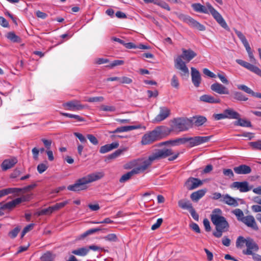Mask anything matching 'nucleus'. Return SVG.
Here are the masks:
<instances>
[{
	"label": "nucleus",
	"mask_w": 261,
	"mask_h": 261,
	"mask_svg": "<svg viewBox=\"0 0 261 261\" xmlns=\"http://www.w3.org/2000/svg\"><path fill=\"white\" fill-rule=\"evenodd\" d=\"M182 54L178 56L174 60L175 67L180 70V75L183 79H187L189 76V70L186 62L188 63L194 58L197 54L191 49L182 48Z\"/></svg>",
	"instance_id": "f257e3e1"
},
{
	"label": "nucleus",
	"mask_w": 261,
	"mask_h": 261,
	"mask_svg": "<svg viewBox=\"0 0 261 261\" xmlns=\"http://www.w3.org/2000/svg\"><path fill=\"white\" fill-rule=\"evenodd\" d=\"M222 211L220 208L214 209L211 215V220L216 227V231L213 234L216 238L222 237L223 232L228 230L229 225L226 218L221 216Z\"/></svg>",
	"instance_id": "f03ea898"
},
{
	"label": "nucleus",
	"mask_w": 261,
	"mask_h": 261,
	"mask_svg": "<svg viewBox=\"0 0 261 261\" xmlns=\"http://www.w3.org/2000/svg\"><path fill=\"white\" fill-rule=\"evenodd\" d=\"M104 176L102 172H94L77 179L73 185L67 187L68 190L79 192L87 189V184L98 180Z\"/></svg>",
	"instance_id": "7ed1b4c3"
},
{
	"label": "nucleus",
	"mask_w": 261,
	"mask_h": 261,
	"mask_svg": "<svg viewBox=\"0 0 261 261\" xmlns=\"http://www.w3.org/2000/svg\"><path fill=\"white\" fill-rule=\"evenodd\" d=\"M172 154V150L170 148L159 149L150 155L147 160L143 161L139 167L134 169L136 171H137V174H138L144 171L151 164L153 161L165 158Z\"/></svg>",
	"instance_id": "20e7f679"
},
{
	"label": "nucleus",
	"mask_w": 261,
	"mask_h": 261,
	"mask_svg": "<svg viewBox=\"0 0 261 261\" xmlns=\"http://www.w3.org/2000/svg\"><path fill=\"white\" fill-rule=\"evenodd\" d=\"M164 126H158L152 131L146 133L142 138L141 143L148 145L161 140L164 137Z\"/></svg>",
	"instance_id": "39448f33"
},
{
	"label": "nucleus",
	"mask_w": 261,
	"mask_h": 261,
	"mask_svg": "<svg viewBox=\"0 0 261 261\" xmlns=\"http://www.w3.org/2000/svg\"><path fill=\"white\" fill-rule=\"evenodd\" d=\"M173 122L175 127L180 132L187 130L192 126V121L187 118H175Z\"/></svg>",
	"instance_id": "423d86ee"
},
{
	"label": "nucleus",
	"mask_w": 261,
	"mask_h": 261,
	"mask_svg": "<svg viewBox=\"0 0 261 261\" xmlns=\"http://www.w3.org/2000/svg\"><path fill=\"white\" fill-rule=\"evenodd\" d=\"M37 186L36 184H33L22 188H8L4 189L6 196L10 194H14L16 196H18L20 193H25L30 191Z\"/></svg>",
	"instance_id": "0eeeda50"
},
{
	"label": "nucleus",
	"mask_w": 261,
	"mask_h": 261,
	"mask_svg": "<svg viewBox=\"0 0 261 261\" xmlns=\"http://www.w3.org/2000/svg\"><path fill=\"white\" fill-rule=\"evenodd\" d=\"M179 18L192 28H196L201 31L205 30V27L203 25L188 15L181 14L179 16Z\"/></svg>",
	"instance_id": "6e6552de"
},
{
	"label": "nucleus",
	"mask_w": 261,
	"mask_h": 261,
	"mask_svg": "<svg viewBox=\"0 0 261 261\" xmlns=\"http://www.w3.org/2000/svg\"><path fill=\"white\" fill-rule=\"evenodd\" d=\"M210 13L216 21L224 29L228 31L229 28L222 15L211 5H207Z\"/></svg>",
	"instance_id": "1a4fd4ad"
},
{
	"label": "nucleus",
	"mask_w": 261,
	"mask_h": 261,
	"mask_svg": "<svg viewBox=\"0 0 261 261\" xmlns=\"http://www.w3.org/2000/svg\"><path fill=\"white\" fill-rule=\"evenodd\" d=\"M212 137L210 136H196L194 137H189V146L191 147L199 145L204 143L207 142Z\"/></svg>",
	"instance_id": "9d476101"
},
{
	"label": "nucleus",
	"mask_w": 261,
	"mask_h": 261,
	"mask_svg": "<svg viewBox=\"0 0 261 261\" xmlns=\"http://www.w3.org/2000/svg\"><path fill=\"white\" fill-rule=\"evenodd\" d=\"M247 249L243 251V253L246 255L253 254V251H257L259 248L257 244L250 237L247 238L246 242Z\"/></svg>",
	"instance_id": "9b49d317"
},
{
	"label": "nucleus",
	"mask_w": 261,
	"mask_h": 261,
	"mask_svg": "<svg viewBox=\"0 0 261 261\" xmlns=\"http://www.w3.org/2000/svg\"><path fill=\"white\" fill-rule=\"evenodd\" d=\"M236 61L241 66L246 68L261 77V70L257 66L251 64L250 63L241 59H237Z\"/></svg>",
	"instance_id": "f8f14e48"
},
{
	"label": "nucleus",
	"mask_w": 261,
	"mask_h": 261,
	"mask_svg": "<svg viewBox=\"0 0 261 261\" xmlns=\"http://www.w3.org/2000/svg\"><path fill=\"white\" fill-rule=\"evenodd\" d=\"M63 107L70 111H80L83 110L85 106L80 103L77 100H71L63 104Z\"/></svg>",
	"instance_id": "ddd939ff"
},
{
	"label": "nucleus",
	"mask_w": 261,
	"mask_h": 261,
	"mask_svg": "<svg viewBox=\"0 0 261 261\" xmlns=\"http://www.w3.org/2000/svg\"><path fill=\"white\" fill-rule=\"evenodd\" d=\"M203 184L202 181L197 178L190 177L185 183L187 189L189 190L195 189Z\"/></svg>",
	"instance_id": "4468645a"
},
{
	"label": "nucleus",
	"mask_w": 261,
	"mask_h": 261,
	"mask_svg": "<svg viewBox=\"0 0 261 261\" xmlns=\"http://www.w3.org/2000/svg\"><path fill=\"white\" fill-rule=\"evenodd\" d=\"M170 114V110L167 107H162L160 108V113L155 117L153 120V122H159L165 120Z\"/></svg>",
	"instance_id": "2eb2a0df"
},
{
	"label": "nucleus",
	"mask_w": 261,
	"mask_h": 261,
	"mask_svg": "<svg viewBox=\"0 0 261 261\" xmlns=\"http://www.w3.org/2000/svg\"><path fill=\"white\" fill-rule=\"evenodd\" d=\"M211 89L219 94H228L229 93L228 89L226 87L218 82L211 85Z\"/></svg>",
	"instance_id": "dca6fc26"
},
{
	"label": "nucleus",
	"mask_w": 261,
	"mask_h": 261,
	"mask_svg": "<svg viewBox=\"0 0 261 261\" xmlns=\"http://www.w3.org/2000/svg\"><path fill=\"white\" fill-rule=\"evenodd\" d=\"M231 188H237L239 189L241 192H246L251 189V187H249L247 181H235L231 185Z\"/></svg>",
	"instance_id": "f3484780"
},
{
	"label": "nucleus",
	"mask_w": 261,
	"mask_h": 261,
	"mask_svg": "<svg viewBox=\"0 0 261 261\" xmlns=\"http://www.w3.org/2000/svg\"><path fill=\"white\" fill-rule=\"evenodd\" d=\"M192 81L196 87H198L201 82V77L199 71L194 67L191 68Z\"/></svg>",
	"instance_id": "a211bd4d"
},
{
	"label": "nucleus",
	"mask_w": 261,
	"mask_h": 261,
	"mask_svg": "<svg viewBox=\"0 0 261 261\" xmlns=\"http://www.w3.org/2000/svg\"><path fill=\"white\" fill-rule=\"evenodd\" d=\"M241 220L247 226L252 228L253 229L257 230L258 228L255 222V219L252 216L249 215L241 218Z\"/></svg>",
	"instance_id": "6ab92c4d"
},
{
	"label": "nucleus",
	"mask_w": 261,
	"mask_h": 261,
	"mask_svg": "<svg viewBox=\"0 0 261 261\" xmlns=\"http://www.w3.org/2000/svg\"><path fill=\"white\" fill-rule=\"evenodd\" d=\"M143 128L144 129H146L145 126H142L141 125L139 124L137 125H130V126H124L117 128L113 132H110V133H117L124 132H128L132 130L136 129Z\"/></svg>",
	"instance_id": "aec40b11"
},
{
	"label": "nucleus",
	"mask_w": 261,
	"mask_h": 261,
	"mask_svg": "<svg viewBox=\"0 0 261 261\" xmlns=\"http://www.w3.org/2000/svg\"><path fill=\"white\" fill-rule=\"evenodd\" d=\"M201 101L210 103H219L221 102L220 99L218 96H213L211 95L204 94L200 97Z\"/></svg>",
	"instance_id": "412c9836"
},
{
	"label": "nucleus",
	"mask_w": 261,
	"mask_h": 261,
	"mask_svg": "<svg viewBox=\"0 0 261 261\" xmlns=\"http://www.w3.org/2000/svg\"><path fill=\"white\" fill-rule=\"evenodd\" d=\"M17 163V160L15 158L5 160L1 164V167L3 171H6L12 168Z\"/></svg>",
	"instance_id": "4be33fe9"
},
{
	"label": "nucleus",
	"mask_w": 261,
	"mask_h": 261,
	"mask_svg": "<svg viewBox=\"0 0 261 261\" xmlns=\"http://www.w3.org/2000/svg\"><path fill=\"white\" fill-rule=\"evenodd\" d=\"M220 201L228 205L232 206H237L239 205L237 201L233 197H231L228 194L223 195L222 199L220 200Z\"/></svg>",
	"instance_id": "5701e85b"
},
{
	"label": "nucleus",
	"mask_w": 261,
	"mask_h": 261,
	"mask_svg": "<svg viewBox=\"0 0 261 261\" xmlns=\"http://www.w3.org/2000/svg\"><path fill=\"white\" fill-rule=\"evenodd\" d=\"M234 172L238 174H247L251 173V168L246 165H241L233 168Z\"/></svg>",
	"instance_id": "b1692460"
},
{
	"label": "nucleus",
	"mask_w": 261,
	"mask_h": 261,
	"mask_svg": "<svg viewBox=\"0 0 261 261\" xmlns=\"http://www.w3.org/2000/svg\"><path fill=\"white\" fill-rule=\"evenodd\" d=\"M119 143L117 142H113L111 144H108L105 145L101 146L99 149V152L101 153H107L113 149H115L118 147Z\"/></svg>",
	"instance_id": "393cba45"
},
{
	"label": "nucleus",
	"mask_w": 261,
	"mask_h": 261,
	"mask_svg": "<svg viewBox=\"0 0 261 261\" xmlns=\"http://www.w3.org/2000/svg\"><path fill=\"white\" fill-rule=\"evenodd\" d=\"M206 192V190L201 189L192 193L190 195V198L192 201L197 202L200 199L204 196Z\"/></svg>",
	"instance_id": "a878e982"
},
{
	"label": "nucleus",
	"mask_w": 261,
	"mask_h": 261,
	"mask_svg": "<svg viewBox=\"0 0 261 261\" xmlns=\"http://www.w3.org/2000/svg\"><path fill=\"white\" fill-rule=\"evenodd\" d=\"M190 120L192 121V125L194 124L197 126L202 125L207 120L206 117L202 116H195L191 118Z\"/></svg>",
	"instance_id": "bb28decb"
},
{
	"label": "nucleus",
	"mask_w": 261,
	"mask_h": 261,
	"mask_svg": "<svg viewBox=\"0 0 261 261\" xmlns=\"http://www.w3.org/2000/svg\"><path fill=\"white\" fill-rule=\"evenodd\" d=\"M227 118L238 119L240 117V115L236 111L231 109H228L224 110Z\"/></svg>",
	"instance_id": "cd10ccee"
},
{
	"label": "nucleus",
	"mask_w": 261,
	"mask_h": 261,
	"mask_svg": "<svg viewBox=\"0 0 261 261\" xmlns=\"http://www.w3.org/2000/svg\"><path fill=\"white\" fill-rule=\"evenodd\" d=\"M143 1L145 3H153V4H155L156 5H158V6H160L161 7H162V8L165 9L168 11L170 10V8L168 4H167L165 2L157 1V0L155 1H154V0H143Z\"/></svg>",
	"instance_id": "c85d7f7f"
},
{
	"label": "nucleus",
	"mask_w": 261,
	"mask_h": 261,
	"mask_svg": "<svg viewBox=\"0 0 261 261\" xmlns=\"http://www.w3.org/2000/svg\"><path fill=\"white\" fill-rule=\"evenodd\" d=\"M178 206L184 210H188L189 211L193 207L192 204L189 201L186 199H181L178 202Z\"/></svg>",
	"instance_id": "c756f323"
},
{
	"label": "nucleus",
	"mask_w": 261,
	"mask_h": 261,
	"mask_svg": "<svg viewBox=\"0 0 261 261\" xmlns=\"http://www.w3.org/2000/svg\"><path fill=\"white\" fill-rule=\"evenodd\" d=\"M60 114L63 116H65V117H69L70 118H73L75 120V121L83 122V121H85V118L81 117L80 115L72 114L67 113H63V112H60Z\"/></svg>",
	"instance_id": "7c9ffc66"
},
{
	"label": "nucleus",
	"mask_w": 261,
	"mask_h": 261,
	"mask_svg": "<svg viewBox=\"0 0 261 261\" xmlns=\"http://www.w3.org/2000/svg\"><path fill=\"white\" fill-rule=\"evenodd\" d=\"M136 174H137V171H136L134 169H133L130 171L123 174L120 178L119 181L121 183L124 182L129 179L133 175Z\"/></svg>",
	"instance_id": "2f4dec72"
},
{
	"label": "nucleus",
	"mask_w": 261,
	"mask_h": 261,
	"mask_svg": "<svg viewBox=\"0 0 261 261\" xmlns=\"http://www.w3.org/2000/svg\"><path fill=\"white\" fill-rule=\"evenodd\" d=\"M89 249L86 247L80 248L72 251L71 253L74 255L84 256L87 254Z\"/></svg>",
	"instance_id": "473e14b6"
},
{
	"label": "nucleus",
	"mask_w": 261,
	"mask_h": 261,
	"mask_svg": "<svg viewBox=\"0 0 261 261\" xmlns=\"http://www.w3.org/2000/svg\"><path fill=\"white\" fill-rule=\"evenodd\" d=\"M238 120L235 122L236 125H239L243 127H251L252 124L250 121L246 119H241L240 117L237 119Z\"/></svg>",
	"instance_id": "72a5a7b5"
},
{
	"label": "nucleus",
	"mask_w": 261,
	"mask_h": 261,
	"mask_svg": "<svg viewBox=\"0 0 261 261\" xmlns=\"http://www.w3.org/2000/svg\"><path fill=\"white\" fill-rule=\"evenodd\" d=\"M6 37L13 42L20 43L21 38L17 36L13 32H10L7 33Z\"/></svg>",
	"instance_id": "f704fd0d"
},
{
	"label": "nucleus",
	"mask_w": 261,
	"mask_h": 261,
	"mask_svg": "<svg viewBox=\"0 0 261 261\" xmlns=\"http://www.w3.org/2000/svg\"><path fill=\"white\" fill-rule=\"evenodd\" d=\"M126 150V148H123V149H118L117 150H116L113 153L109 154L107 156V159L108 160H112L116 159V158L118 157L119 155H120L124 151Z\"/></svg>",
	"instance_id": "c9c22d12"
},
{
	"label": "nucleus",
	"mask_w": 261,
	"mask_h": 261,
	"mask_svg": "<svg viewBox=\"0 0 261 261\" xmlns=\"http://www.w3.org/2000/svg\"><path fill=\"white\" fill-rule=\"evenodd\" d=\"M54 209L53 207L49 206L48 208L43 209L36 213V215L38 216L41 215H49L54 212Z\"/></svg>",
	"instance_id": "e433bc0d"
},
{
	"label": "nucleus",
	"mask_w": 261,
	"mask_h": 261,
	"mask_svg": "<svg viewBox=\"0 0 261 261\" xmlns=\"http://www.w3.org/2000/svg\"><path fill=\"white\" fill-rule=\"evenodd\" d=\"M233 97L234 99L239 101H246L248 98L241 92H234L233 94Z\"/></svg>",
	"instance_id": "4c0bfd02"
},
{
	"label": "nucleus",
	"mask_w": 261,
	"mask_h": 261,
	"mask_svg": "<svg viewBox=\"0 0 261 261\" xmlns=\"http://www.w3.org/2000/svg\"><path fill=\"white\" fill-rule=\"evenodd\" d=\"M55 255L50 251L45 253L40 258L41 261H53Z\"/></svg>",
	"instance_id": "58836bf2"
},
{
	"label": "nucleus",
	"mask_w": 261,
	"mask_h": 261,
	"mask_svg": "<svg viewBox=\"0 0 261 261\" xmlns=\"http://www.w3.org/2000/svg\"><path fill=\"white\" fill-rule=\"evenodd\" d=\"M238 88L240 90H241L246 93L251 94V95L254 96L255 94V92H253L250 88L248 87L247 86L244 85H239L238 86Z\"/></svg>",
	"instance_id": "ea45409f"
},
{
	"label": "nucleus",
	"mask_w": 261,
	"mask_h": 261,
	"mask_svg": "<svg viewBox=\"0 0 261 261\" xmlns=\"http://www.w3.org/2000/svg\"><path fill=\"white\" fill-rule=\"evenodd\" d=\"M247 242V238L245 239L242 236H239L236 241V246L238 248H242L244 246V244L246 245Z\"/></svg>",
	"instance_id": "a19ab883"
},
{
	"label": "nucleus",
	"mask_w": 261,
	"mask_h": 261,
	"mask_svg": "<svg viewBox=\"0 0 261 261\" xmlns=\"http://www.w3.org/2000/svg\"><path fill=\"white\" fill-rule=\"evenodd\" d=\"M101 230V229L99 227L89 229V230H87L86 232H85L84 233H83L81 236V238L83 239L90 234H91L95 232H98Z\"/></svg>",
	"instance_id": "79ce46f5"
},
{
	"label": "nucleus",
	"mask_w": 261,
	"mask_h": 261,
	"mask_svg": "<svg viewBox=\"0 0 261 261\" xmlns=\"http://www.w3.org/2000/svg\"><path fill=\"white\" fill-rule=\"evenodd\" d=\"M171 85L172 87L178 89L179 87V83L177 76L176 75H173L171 80Z\"/></svg>",
	"instance_id": "37998d69"
},
{
	"label": "nucleus",
	"mask_w": 261,
	"mask_h": 261,
	"mask_svg": "<svg viewBox=\"0 0 261 261\" xmlns=\"http://www.w3.org/2000/svg\"><path fill=\"white\" fill-rule=\"evenodd\" d=\"M249 145L254 150H261V140L255 142H251L249 143Z\"/></svg>",
	"instance_id": "c03bdc74"
},
{
	"label": "nucleus",
	"mask_w": 261,
	"mask_h": 261,
	"mask_svg": "<svg viewBox=\"0 0 261 261\" xmlns=\"http://www.w3.org/2000/svg\"><path fill=\"white\" fill-rule=\"evenodd\" d=\"M20 230V228L19 226L16 227L9 232L8 235L11 239H14L17 237Z\"/></svg>",
	"instance_id": "a18cd8bd"
},
{
	"label": "nucleus",
	"mask_w": 261,
	"mask_h": 261,
	"mask_svg": "<svg viewBox=\"0 0 261 261\" xmlns=\"http://www.w3.org/2000/svg\"><path fill=\"white\" fill-rule=\"evenodd\" d=\"M48 166L47 165V163L46 162V164L44 163H41L39 164L37 166V170L38 172L41 174L43 172H44L46 170V169L48 168Z\"/></svg>",
	"instance_id": "49530a36"
},
{
	"label": "nucleus",
	"mask_w": 261,
	"mask_h": 261,
	"mask_svg": "<svg viewBox=\"0 0 261 261\" xmlns=\"http://www.w3.org/2000/svg\"><path fill=\"white\" fill-rule=\"evenodd\" d=\"M103 100H104V97L102 96L90 97L88 99L86 100V101L89 102H101V101H103Z\"/></svg>",
	"instance_id": "de8ad7c7"
},
{
	"label": "nucleus",
	"mask_w": 261,
	"mask_h": 261,
	"mask_svg": "<svg viewBox=\"0 0 261 261\" xmlns=\"http://www.w3.org/2000/svg\"><path fill=\"white\" fill-rule=\"evenodd\" d=\"M104 239L106 241L111 242H117L118 241V238L117 236L114 233L109 234L107 236L105 237Z\"/></svg>",
	"instance_id": "09e8293b"
},
{
	"label": "nucleus",
	"mask_w": 261,
	"mask_h": 261,
	"mask_svg": "<svg viewBox=\"0 0 261 261\" xmlns=\"http://www.w3.org/2000/svg\"><path fill=\"white\" fill-rule=\"evenodd\" d=\"M87 138L94 145H96L98 144V141L97 138L92 134H88L87 135Z\"/></svg>",
	"instance_id": "8fccbe9b"
},
{
	"label": "nucleus",
	"mask_w": 261,
	"mask_h": 261,
	"mask_svg": "<svg viewBox=\"0 0 261 261\" xmlns=\"http://www.w3.org/2000/svg\"><path fill=\"white\" fill-rule=\"evenodd\" d=\"M73 135L79 139L82 143L85 144L87 142L86 138L82 134L75 132L73 133Z\"/></svg>",
	"instance_id": "3c124183"
},
{
	"label": "nucleus",
	"mask_w": 261,
	"mask_h": 261,
	"mask_svg": "<svg viewBox=\"0 0 261 261\" xmlns=\"http://www.w3.org/2000/svg\"><path fill=\"white\" fill-rule=\"evenodd\" d=\"M234 30L236 34H237V35L238 36L239 38L240 39V40L241 41V42H242L243 44L245 42L248 41L247 40L245 36L243 34V33L241 32L238 31L236 29H234Z\"/></svg>",
	"instance_id": "603ef678"
},
{
	"label": "nucleus",
	"mask_w": 261,
	"mask_h": 261,
	"mask_svg": "<svg viewBox=\"0 0 261 261\" xmlns=\"http://www.w3.org/2000/svg\"><path fill=\"white\" fill-rule=\"evenodd\" d=\"M68 201H65L62 202L57 203L54 205L53 206L54 211H57L62 207H63L64 206H65L67 204H68Z\"/></svg>",
	"instance_id": "864d4df0"
},
{
	"label": "nucleus",
	"mask_w": 261,
	"mask_h": 261,
	"mask_svg": "<svg viewBox=\"0 0 261 261\" xmlns=\"http://www.w3.org/2000/svg\"><path fill=\"white\" fill-rule=\"evenodd\" d=\"M100 110L103 111L114 112L116 110V108L112 106L102 105Z\"/></svg>",
	"instance_id": "5fc2aeb1"
},
{
	"label": "nucleus",
	"mask_w": 261,
	"mask_h": 261,
	"mask_svg": "<svg viewBox=\"0 0 261 261\" xmlns=\"http://www.w3.org/2000/svg\"><path fill=\"white\" fill-rule=\"evenodd\" d=\"M203 225L205 228V230L207 232H210L211 230V227L210 225V223L208 220L206 218H205L203 221Z\"/></svg>",
	"instance_id": "6e6d98bb"
},
{
	"label": "nucleus",
	"mask_w": 261,
	"mask_h": 261,
	"mask_svg": "<svg viewBox=\"0 0 261 261\" xmlns=\"http://www.w3.org/2000/svg\"><path fill=\"white\" fill-rule=\"evenodd\" d=\"M132 82V79L126 76H122L120 79V83L121 84H129Z\"/></svg>",
	"instance_id": "4d7b16f0"
},
{
	"label": "nucleus",
	"mask_w": 261,
	"mask_h": 261,
	"mask_svg": "<svg viewBox=\"0 0 261 261\" xmlns=\"http://www.w3.org/2000/svg\"><path fill=\"white\" fill-rule=\"evenodd\" d=\"M21 173V171L20 168H16L13 172L11 173L10 177L12 178H15L19 176Z\"/></svg>",
	"instance_id": "13d9d810"
},
{
	"label": "nucleus",
	"mask_w": 261,
	"mask_h": 261,
	"mask_svg": "<svg viewBox=\"0 0 261 261\" xmlns=\"http://www.w3.org/2000/svg\"><path fill=\"white\" fill-rule=\"evenodd\" d=\"M123 64L124 61L123 60H116L113 61L108 66L111 68H113L116 66L123 65Z\"/></svg>",
	"instance_id": "bf43d9fd"
},
{
	"label": "nucleus",
	"mask_w": 261,
	"mask_h": 261,
	"mask_svg": "<svg viewBox=\"0 0 261 261\" xmlns=\"http://www.w3.org/2000/svg\"><path fill=\"white\" fill-rule=\"evenodd\" d=\"M223 173L225 176H228L230 178L234 176L232 170L230 169H224Z\"/></svg>",
	"instance_id": "052dcab7"
},
{
	"label": "nucleus",
	"mask_w": 261,
	"mask_h": 261,
	"mask_svg": "<svg viewBox=\"0 0 261 261\" xmlns=\"http://www.w3.org/2000/svg\"><path fill=\"white\" fill-rule=\"evenodd\" d=\"M163 222L162 218H159L157 220L155 223L153 224L151 226V229L154 230L160 227Z\"/></svg>",
	"instance_id": "680f3d73"
},
{
	"label": "nucleus",
	"mask_w": 261,
	"mask_h": 261,
	"mask_svg": "<svg viewBox=\"0 0 261 261\" xmlns=\"http://www.w3.org/2000/svg\"><path fill=\"white\" fill-rule=\"evenodd\" d=\"M27 199L25 196H23L21 197L17 198L13 200V203H14L15 206H16L17 204H20L22 202L25 201Z\"/></svg>",
	"instance_id": "e2e57ef3"
},
{
	"label": "nucleus",
	"mask_w": 261,
	"mask_h": 261,
	"mask_svg": "<svg viewBox=\"0 0 261 261\" xmlns=\"http://www.w3.org/2000/svg\"><path fill=\"white\" fill-rule=\"evenodd\" d=\"M190 227L193 231H195L196 232L198 233H200L201 230L197 224L193 222L190 225Z\"/></svg>",
	"instance_id": "0e129e2a"
},
{
	"label": "nucleus",
	"mask_w": 261,
	"mask_h": 261,
	"mask_svg": "<svg viewBox=\"0 0 261 261\" xmlns=\"http://www.w3.org/2000/svg\"><path fill=\"white\" fill-rule=\"evenodd\" d=\"M217 76L219 78L222 83L226 85L229 84L228 80L223 74L218 73L217 74Z\"/></svg>",
	"instance_id": "69168bd1"
},
{
	"label": "nucleus",
	"mask_w": 261,
	"mask_h": 261,
	"mask_svg": "<svg viewBox=\"0 0 261 261\" xmlns=\"http://www.w3.org/2000/svg\"><path fill=\"white\" fill-rule=\"evenodd\" d=\"M203 72L205 75H206L210 77H212V78H215L216 76L215 74H214L213 72H211L210 70H209L207 68H204L203 69Z\"/></svg>",
	"instance_id": "338daca9"
},
{
	"label": "nucleus",
	"mask_w": 261,
	"mask_h": 261,
	"mask_svg": "<svg viewBox=\"0 0 261 261\" xmlns=\"http://www.w3.org/2000/svg\"><path fill=\"white\" fill-rule=\"evenodd\" d=\"M232 213L238 218H242L243 217H244L243 211L239 208L234 210V211H233Z\"/></svg>",
	"instance_id": "774afa93"
}]
</instances>
